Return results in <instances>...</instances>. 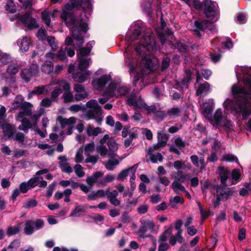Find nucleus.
Instances as JSON below:
<instances>
[{
	"label": "nucleus",
	"instance_id": "nucleus-11",
	"mask_svg": "<svg viewBox=\"0 0 251 251\" xmlns=\"http://www.w3.org/2000/svg\"><path fill=\"white\" fill-rule=\"evenodd\" d=\"M60 87L62 88L64 90V93L62 95L64 102L65 103L73 102L75 101V97H74L72 92L70 91V86L68 82L64 80H61L58 82Z\"/></svg>",
	"mask_w": 251,
	"mask_h": 251
},
{
	"label": "nucleus",
	"instance_id": "nucleus-16",
	"mask_svg": "<svg viewBox=\"0 0 251 251\" xmlns=\"http://www.w3.org/2000/svg\"><path fill=\"white\" fill-rule=\"evenodd\" d=\"M58 159L59 160V167L63 172L70 174L73 172V168L68 162V159L66 155H60Z\"/></svg>",
	"mask_w": 251,
	"mask_h": 251
},
{
	"label": "nucleus",
	"instance_id": "nucleus-12",
	"mask_svg": "<svg viewBox=\"0 0 251 251\" xmlns=\"http://www.w3.org/2000/svg\"><path fill=\"white\" fill-rule=\"evenodd\" d=\"M40 179V177L38 176H34L33 177L31 178L27 182H22L19 186V188L21 193H25L29 189L38 185Z\"/></svg>",
	"mask_w": 251,
	"mask_h": 251
},
{
	"label": "nucleus",
	"instance_id": "nucleus-25",
	"mask_svg": "<svg viewBox=\"0 0 251 251\" xmlns=\"http://www.w3.org/2000/svg\"><path fill=\"white\" fill-rule=\"evenodd\" d=\"M103 173L101 172H96L90 176L87 177L86 181L88 186L93 187L95 183H98L99 178L102 176Z\"/></svg>",
	"mask_w": 251,
	"mask_h": 251
},
{
	"label": "nucleus",
	"instance_id": "nucleus-33",
	"mask_svg": "<svg viewBox=\"0 0 251 251\" xmlns=\"http://www.w3.org/2000/svg\"><path fill=\"white\" fill-rule=\"evenodd\" d=\"M106 195V191L100 189L97 191H93L87 195V199L89 201H94L98 198L104 197Z\"/></svg>",
	"mask_w": 251,
	"mask_h": 251
},
{
	"label": "nucleus",
	"instance_id": "nucleus-34",
	"mask_svg": "<svg viewBox=\"0 0 251 251\" xmlns=\"http://www.w3.org/2000/svg\"><path fill=\"white\" fill-rule=\"evenodd\" d=\"M89 74L88 73H82L80 71L76 73H74L72 75V77L75 81L82 83L85 81L88 77Z\"/></svg>",
	"mask_w": 251,
	"mask_h": 251
},
{
	"label": "nucleus",
	"instance_id": "nucleus-50",
	"mask_svg": "<svg viewBox=\"0 0 251 251\" xmlns=\"http://www.w3.org/2000/svg\"><path fill=\"white\" fill-rule=\"evenodd\" d=\"M168 139V136L163 133H158V144H160L161 146H165Z\"/></svg>",
	"mask_w": 251,
	"mask_h": 251
},
{
	"label": "nucleus",
	"instance_id": "nucleus-63",
	"mask_svg": "<svg viewBox=\"0 0 251 251\" xmlns=\"http://www.w3.org/2000/svg\"><path fill=\"white\" fill-rule=\"evenodd\" d=\"M37 202L33 199H29L24 203L23 207L25 208L30 209L35 207L37 205Z\"/></svg>",
	"mask_w": 251,
	"mask_h": 251
},
{
	"label": "nucleus",
	"instance_id": "nucleus-19",
	"mask_svg": "<svg viewBox=\"0 0 251 251\" xmlns=\"http://www.w3.org/2000/svg\"><path fill=\"white\" fill-rule=\"evenodd\" d=\"M190 159L193 164L201 172L205 170L206 163L204 157H199L197 155H193L190 156Z\"/></svg>",
	"mask_w": 251,
	"mask_h": 251
},
{
	"label": "nucleus",
	"instance_id": "nucleus-29",
	"mask_svg": "<svg viewBox=\"0 0 251 251\" xmlns=\"http://www.w3.org/2000/svg\"><path fill=\"white\" fill-rule=\"evenodd\" d=\"M85 131L88 136H97L103 132L101 128L100 127H95L91 124L87 126Z\"/></svg>",
	"mask_w": 251,
	"mask_h": 251
},
{
	"label": "nucleus",
	"instance_id": "nucleus-20",
	"mask_svg": "<svg viewBox=\"0 0 251 251\" xmlns=\"http://www.w3.org/2000/svg\"><path fill=\"white\" fill-rule=\"evenodd\" d=\"M226 117V116L223 114L220 109H217L211 119L210 122L213 126H219Z\"/></svg>",
	"mask_w": 251,
	"mask_h": 251
},
{
	"label": "nucleus",
	"instance_id": "nucleus-35",
	"mask_svg": "<svg viewBox=\"0 0 251 251\" xmlns=\"http://www.w3.org/2000/svg\"><path fill=\"white\" fill-rule=\"evenodd\" d=\"M129 51V49L126 48L125 51V57H126L125 63H126V65L129 67V72L130 73L131 75H132V74H133L134 71H136V72L137 71V70H138V68H135L134 67V63H133L131 62V61H130L129 60V59L127 58Z\"/></svg>",
	"mask_w": 251,
	"mask_h": 251
},
{
	"label": "nucleus",
	"instance_id": "nucleus-21",
	"mask_svg": "<svg viewBox=\"0 0 251 251\" xmlns=\"http://www.w3.org/2000/svg\"><path fill=\"white\" fill-rule=\"evenodd\" d=\"M21 125L18 126V129L20 130H23L25 133H27L28 132V130L29 129H34V128L36 127V123L33 124L31 121L26 118H23L21 120Z\"/></svg>",
	"mask_w": 251,
	"mask_h": 251
},
{
	"label": "nucleus",
	"instance_id": "nucleus-64",
	"mask_svg": "<svg viewBox=\"0 0 251 251\" xmlns=\"http://www.w3.org/2000/svg\"><path fill=\"white\" fill-rule=\"evenodd\" d=\"M0 61L4 64H7L11 61V58L10 55L6 53L0 54Z\"/></svg>",
	"mask_w": 251,
	"mask_h": 251
},
{
	"label": "nucleus",
	"instance_id": "nucleus-27",
	"mask_svg": "<svg viewBox=\"0 0 251 251\" xmlns=\"http://www.w3.org/2000/svg\"><path fill=\"white\" fill-rule=\"evenodd\" d=\"M210 92V84L207 82L200 84L196 90L197 96L207 95Z\"/></svg>",
	"mask_w": 251,
	"mask_h": 251
},
{
	"label": "nucleus",
	"instance_id": "nucleus-40",
	"mask_svg": "<svg viewBox=\"0 0 251 251\" xmlns=\"http://www.w3.org/2000/svg\"><path fill=\"white\" fill-rule=\"evenodd\" d=\"M219 175L221 178V184H225L227 179L230 176L229 172L224 168L219 169Z\"/></svg>",
	"mask_w": 251,
	"mask_h": 251
},
{
	"label": "nucleus",
	"instance_id": "nucleus-60",
	"mask_svg": "<svg viewBox=\"0 0 251 251\" xmlns=\"http://www.w3.org/2000/svg\"><path fill=\"white\" fill-rule=\"evenodd\" d=\"M220 126H223L226 132L229 131L232 126L231 121L227 120V117L223 121Z\"/></svg>",
	"mask_w": 251,
	"mask_h": 251
},
{
	"label": "nucleus",
	"instance_id": "nucleus-49",
	"mask_svg": "<svg viewBox=\"0 0 251 251\" xmlns=\"http://www.w3.org/2000/svg\"><path fill=\"white\" fill-rule=\"evenodd\" d=\"M95 145L94 142L92 141L85 145L83 150L84 151L85 155L90 154L94 151Z\"/></svg>",
	"mask_w": 251,
	"mask_h": 251
},
{
	"label": "nucleus",
	"instance_id": "nucleus-14",
	"mask_svg": "<svg viewBox=\"0 0 251 251\" xmlns=\"http://www.w3.org/2000/svg\"><path fill=\"white\" fill-rule=\"evenodd\" d=\"M38 72V68L36 65H33L29 68L23 69L21 73V78L26 82H28L31 78L36 75Z\"/></svg>",
	"mask_w": 251,
	"mask_h": 251
},
{
	"label": "nucleus",
	"instance_id": "nucleus-46",
	"mask_svg": "<svg viewBox=\"0 0 251 251\" xmlns=\"http://www.w3.org/2000/svg\"><path fill=\"white\" fill-rule=\"evenodd\" d=\"M19 70V67L15 63L9 64L7 68L6 72L10 75H16Z\"/></svg>",
	"mask_w": 251,
	"mask_h": 251
},
{
	"label": "nucleus",
	"instance_id": "nucleus-18",
	"mask_svg": "<svg viewBox=\"0 0 251 251\" xmlns=\"http://www.w3.org/2000/svg\"><path fill=\"white\" fill-rule=\"evenodd\" d=\"M107 200L109 202L115 206H119L121 204V201L117 198L118 192L117 190H113L110 192L109 188L106 190V195Z\"/></svg>",
	"mask_w": 251,
	"mask_h": 251
},
{
	"label": "nucleus",
	"instance_id": "nucleus-56",
	"mask_svg": "<svg viewBox=\"0 0 251 251\" xmlns=\"http://www.w3.org/2000/svg\"><path fill=\"white\" fill-rule=\"evenodd\" d=\"M47 41L51 47L52 50H55L58 48L57 42L55 41V38L53 36H48Z\"/></svg>",
	"mask_w": 251,
	"mask_h": 251
},
{
	"label": "nucleus",
	"instance_id": "nucleus-47",
	"mask_svg": "<svg viewBox=\"0 0 251 251\" xmlns=\"http://www.w3.org/2000/svg\"><path fill=\"white\" fill-rule=\"evenodd\" d=\"M115 178V176L113 175H107L102 179L100 180V182H99V185L100 186H105L107 183L113 181Z\"/></svg>",
	"mask_w": 251,
	"mask_h": 251
},
{
	"label": "nucleus",
	"instance_id": "nucleus-4",
	"mask_svg": "<svg viewBox=\"0 0 251 251\" xmlns=\"http://www.w3.org/2000/svg\"><path fill=\"white\" fill-rule=\"evenodd\" d=\"M128 88L120 83L111 82L105 89V95L109 97L124 96L128 93Z\"/></svg>",
	"mask_w": 251,
	"mask_h": 251
},
{
	"label": "nucleus",
	"instance_id": "nucleus-37",
	"mask_svg": "<svg viewBox=\"0 0 251 251\" xmlns=\"http://www.w3.org/2000/svg\"><path fill=\"white\" fill-rule=\"evenodd\" d=\"M91 59L85 58V57H80L78 63V69L81 71H85L88 68L90 63Z\"/></svg>",
	"mask_w": 251,
	"mask_h": 251
},
{
	"label": "nucleus",
	"instance_id": "nucleus-55",
	"mask_svg": "<svg viewBox=\"0 0 251 251\" xmlns=\"http://www.w3.org/2000/svg\"><path fill=\"white\" fill-rule=\"evenodd\" d=\"M5 10L10 13H14L16 11V6L12 0H9L5 7Z\"/></svg>",
	"mask_w": 251,
	"mask_h": 251
},
{
	"label": "nucleus",
	"instance_id": "nucleus-6",
	"mask_svg": "<svg viewBox=\"0 0 251 251\" xmlns=\"http://www.w3.org/2000/svg\"><path fill=\"white\" fill-rule=\"evenodd\" d=\"M155 46L154 39L152 36L149 35L145 37L142 43L136 48V51L140 55L143 56L147 51H150L153 50Z\"/></svg>",
	"mask_w": 251,
	"mask_h": 251
},
{
	"label": "nucleus",
	"instance_id": "nucleus-30",
	"mask_svg": "<svg viewBox=\"0 0 251 251\" xmlns=\"http://www.w3.org/2000/svg\"><path fill=\"white\" fill-rule=\"evenodd\" d=\"M137 168V164H135L130 168L123 170L119 174L117 179L119 181H124V179L128 175L130 172L132 174L133 173L135 174Z\"/></svg>",
	"mask_w": 251,
	"mask_h": 251
},
{
	"label": "nucleus",
	"instance_id": "nucleus-53",
	"mask_svg": "<svg viewBox=\"0 0 251 251\" xmlns=\"http://www.w3.org/2000/svg\"><path fill=\"white\" fill-rule=\"evenodd\" d=\"M83 147L80 148L76 152L75 156V161L77 163H79L82 162L84 157L83 155Z\"/></svg>",
	"mask_w": 251,
	"mask_h": 251
},
{
	"label": "nucleus",
	"instance_id": "nucleus-41",
	"mask_svg": "<svg viewBox=\"0 0 251 251\" xmlns=\"http://www.w3.org/2000/svg\"><path fill=\"white\" fill-rule=\"evenodd\" d=\"M94 41H90L87 43L86 47L80 49V54L81 55V57H85V56L89 54L91 50L92 46L94 45Z\"/></svg>",
	"mask_w": 251,
	"mask_h": 251
},
{
	"label": "nucleus",
	"instance_id": "nucleus-39",
	"mask_svg": "<svg viewBox=\"0 0 251 251\" xmlns=\"http://www.w3.org/2000/svg\"><path fill=\"white\" fill-rule=\"evenodd\" d=\"M171 187L174 192L177 194H179L180 192H185L186 189L184 186L182 185V183L177 182V181H173Z\"/></svg>",
	"mask_w": 251,
	"mask_h": 251
},
{
	"label": "nucleus",
	"instance_id": "nucleus-42",
	"mask_svg": "<svg viewBox=\"0 0 251 251\" xmlns=\"http://www.w3.org/2000/svg\"><path fill=\"white\" fill-rule=\"evenodd\" d=\"M25 102L24 101V98L22 96L19 95L17 96L14 100L12 103L11 107L13 109H17L18 108H22L24 106Z\"/></svg>",
	"mask_w": 251,
	"mask_h": 251
},
{
	"label": "nucleus",
	"instance_id": "nucleus-23",
	"mask_svg": "<svg viewBox=\"0 0 251 251\" xmlns=\"http://www.w3.org/2000/svg\"><path fill=\"white\" fill-rule=\"evenodd\" d=\"M107 145L109 148V153L108 156L112 158H115L118 156L115 152L118 150L119 146L118 144L113 139H110L108 141Z\"/></svg>",
	"mask_w": 251,
	"mask_h": 251
},
{
	"label": "nucleus",
	"instance_id": "nucleus-43",
	"mask_svg": "<svg viewBox=\"0 0 251 251\" xmlns=\"http://www.w3.org/2000/svg\"><path fill=\"white\" fill-rule=\"evenodd\" d=\"M41 71L49 74L53 71V63L51 61H46L42 65Z\"/></svg>",
	"mask_w": 251,
	"mask_h": 251
},
{
	"label": "nucleus",
	"instance_id": "nucleus-31",
	"mask_svg": "<svg viewBox=\"0 0 251 251\" xmlns=\"http://www.w3.org/2000/svg\"><path fill=\"white\" fill-rule=\"evenodd\" d=\"M18 44L21 51H26L28 50L30 44V39L27 36L23 37L22 39L18 40Z\"/></svg>",
	"mask_w": 251,
	"mask_h": 251
},
{
	"label": "nucleus",
	"instance_id": "nucleus-8",
	"mask_svg": "<svg viewBox=\"0 0 251 251\" xmlns=\"http://www.w3.org/2000/svg\"><path fill=\"white\" fill-rule=\"evenodd\" d=\"M216 190V196L223 201L227 200L234 193L233 188H229L226 184H221L214 186Z\"/></svg>",
	"mask_w": 251,
	"mask_h": 251
},
{
	"label": "nucleus",
	"instance_id": "nucleus-45",
	"mask_svg": "<svg viewBox=\"0 0 251 251\" xmlns=\"http://www.w3.org/2000/svg\"><path fill=\"white\" fill-rule=\"evenodd\" d=\"M184 201V199L179 196H176L174 198L171 197L169 199L170 204L173 208L175 207L177 203L183 204Z\"/></svg>",
	"mask_w": 251,
	"mask_h": 251
},
{
	"label": "nucleus",
	"instance_id": "nucleus-32",
	"mask_svg": "<svg viewBox=\"0 0 251 251\" xmlns=\"http://www.w3.org/2000/svg\"><path fill=\"white\" fill-rule=\"evenodd\" d=\"M49 88V85L35 87L33 91L28 94V98H31L33 95H40L44 94L45 92L48 93L49 90H48V89Z\"/></svg>",
	"mask_w": 251,
	"mask_h": 251
},
{
	"label": "nucleus",
	"instance_id": "nucleus-5",
	"mask_svg": "<svg viewBox=\"0 0 251 251\" xmlns=\"http://www.w3.org/2000/svg\"><path fill=\"white\" fill-rule=\"evenodd\" d=\"M157 59L151 55L145 56L140 62L139 70L142 74H148L156 68Z\"/></svg>",
	"mask_w": 251,
	"mask_h": 251
},
{
	"label": "nucleus",
	"instance_id": "nucleus-1",
	"mask_svg": "<svg viewBox=\"0 0 251 251\" xmlns=\"http://www.w3.org/2000/svg\"><path fill=\"white\" fill-rule=\"evenodd\" d=\"M244 83L249 88L247 91L244 87L234 84L232 87V92L237 97L235 102L232 104L233 110L242 114L245 119L251 114V75H244Z\"/></svg>",
	"mask_w": 251,
	"mask_h": 251
},
{
	"label": "nucleus",
	"instance_id": "nucleus-13",
	"mask_svg": "<svg viewBox=\"0 0 251 251\" xmlns=\"http://www.w3.org/2000/svg\"><path fill=\"white\" fill-rule=\"evenodd\" d=\"M127 103L130 106H133L136 109H142L146 107V103L141 98L140 96L135 94L131 95L128 98Z\"/></svg>",
	"mask_w": 251,
	"mask_h": 251
},
{
	"label": "nucleus",
	"instance_id": "nucleus-2",
	"mask_svg": "<svg viewBox=\"0 0 251 251\" xmlns=\"http://www.w3.org/2000/svg\"><path fill=\"white\" fill-rule=\"evenodd\" d=\"M74 7L71 1V3H68L65 5V10L61 13L60 17L62 19L67 26H73L72 29V36L74 40L77 43L75 45L73 44L75 48L79 47L83 43V39L81 36L80 30L86 32L88 30L87 24L82 18H75L72 14L67 11L72 10Z\"/></svg>",
	"mask_w": 251,
	"mask_h": 251
},
{
	"label": "nucleus",
	"instance_id": "nucleus-26",
	"mask_svg": "<svg viewBox=\"0 0 251 251\" xmlns=\"http://www.w3.org/2000/svg\"><path fill=\"white\" fill-rule=\"evenodd\" d=\"M32 105L28 102L25 101L24 106L21 108V110L18 114V118H23L25 116H30L32 114L31 110Z\"/></svg>",
	"mask_w": 251,
	"mask_h": 251
},
{
	"label": "nucleus",
	"instance_id": "nucleus-7",
	"mask_svg": "<svg viewBox=\"0 0 251 251\" xmlns=\"http://www.w3.org/2000/svg\"><path fill=\"white\" fill-rule=\"evenodd\" d=\"M44 225V221L41 219L27 220L25 224L24 233L27 235H31L34 231L42 228Z\"/></svg>",
	"mask_w": 251,
	"mask_h": 251
},
{
	"label": "nucleus",
	"instance_id": "nucleus-61",
	"mask_svg": "<svg viewBox=\"0 0 251 251\" xmlns=\"http://www.w3.org/2000/svg\"><path fill=\"white\" fill-rule=\"evenodd\" d=\"M19 1L22 3V5L21 6V8L25 10L30 9L33 5L32 0H26L24 1L19 0Z\"/></svg>",
	"mask_w": 251,
	"mask_h": 251
},
{
	"label": "nucleus",
	"instance_id": "nucleus-62",
	"mask_svg": "<svg viewBox=\"0 0 251 251\" xmlns=\"http://www.w3.org/2000/svg\"><path fill=\"white\" fill-rule=\"evenodd\" d=\"M186 179L185 175L182 171L178 172V173L175 176V180L174 181H177V182L183 183Z\"/></svg>",
	"mask_w": 251,
	"mask_h": 251
},
{
	"label": "nucleus",
	"instance_id": "nucleus-58",
	"mask_svg": "<svg viewBox=\"0 0 251 251\" xmlns=\"http://www.w3.org/2000/svg\"><path fill=\"white\" fill-rule=\"evenodd\" d=\"M119 164V161L118 160H109L105 165V168L108 170H113L115 167Z\"/></svg>",
	"mask_w": 251,
	"mask_h": 251
},
{
	"label": "nucleus",
	"instance_id": "nucleus-57",
	"mask_svg": "<svg viewBox=\"0 0 251 251\" xmlns=\"http://www.w3.org/2000/svg\"><path fill=\"white\" fill-rule=\"evenodd\" d=\"M75 174L79 177H82L84 176L85 172L83 170V168L80 164H76L74 167Z\"/></svg>",
	"mask_w": 251,
	"mask_h": 251
},
{
	"label": "nucleus",
	"instance_id": "nucleus-10",
	"mask_svg": "<svg viewBox=\"0 0 251 251\" xmlns=\"http://www.w3.org/2000/svg\"><path fill=\"white\" fill-rule=\"evenodd\" d=\"M19 21L28 29L37 28L38 25L36 20L32 18L29 13H26L19 17Z\"/></svg>",
	"mask_w": 251,
	"mask_h": 251
},
{
	"label": "nucleus",
	"instance_id": "nucleus-28",
	"mask_svg": "<svg viewBox=\"0 0 251 251\" xmlns=\"http://www.w3.org/2000/svg\"><path fill=\"white\" fill-rule=\"evenodd\" d=\"M186 76L181 81L176 83V88L177 89H182L188 88V83L191 80V73L189 70H186Z\"/></svg>",
	"mask_w": 251,
	"mask_h": 251
},
{
	"label": "nucleus",
	"instance_id": "nucleus-59",
	"mask_svg": "<svg viewBox=\"0 0 251 251\" xmlns=\"http://www.w3.org/2000/svg\"><path fill=\"white\" fill-rule=\"evenodd\" d=\"M142 28L139 26H136L133 30V33L130 37L131 40H134L138 38L142 34Z\"/></svg>",
	"mask_w": 251,
	"mask_h": 251
},
{
	"label": "nucleus",
	"instance_id": "nucleus-3",
	"mask_svg": "<svg viewBox=\"0 0 251 251\" xmlns=\"http://www.w3.org/2000/svg\"><path fill=\"white\" fill-rule=\"evenodd\" d=\"M85 119L88 121L95 120L98 124H101L103 119V110L96 100H90L85 104Z\"/></svg>",
	"mask_w": 251,
	"mask_h": 251
},
{
	"label": "nucleus",
	"instance_id": "nucleus-9",
	"mask_svg": "<svg viewBox=\"0 0 251 251\" xmlns=\"http://www.w3.org/2000/svg\"><path fill=\"white\" fill-rule=\"evenodd\" d=\"M204 13L207 18H213L217 16L218 11L216 3L210 0H204Z\"/></svg>",
	"mask_w": 251,
	"mask_h": 251
},
{
	"label": "nucleus",
	"instance_id": "nucleus-44",
	"mask_svg": "<svg viewBox=\"0 0 251 251\" xmlns=\"http://www.w3.org/2000/svg\"><path fill=\"white\" fill-rule=\"evenodd\" d=\"M167 112L168 116H169L170 119H172L179 116L181 110L178 107H174L169 109Z\"/></svg>",
	"mask_w": 251,
	"mask_h": 251
},
{
	"label": "nucleus",
	"instance_id": "nucleus-36",
	"mask_svg": "<svg viewBox=\"0 0 251 251\" xmlns=\"http://www.w3.org/2000/svg\"><path fill=\"white\" fill-rule=\"evenodd\" d=\"M87 206L83 205H77L75 208L72 211L70 216L71 217H79L80 213H85L86 211Z\"/></svg>",
	"mask_w": 251,
	"mask_h": 251
},
{
	"label": "nucleus",
	"instance_id": "nucleus-15",
	"mask_svg": "<svg viewBox=\"0 0 251 251\" xmlns=\"http://www.w3.org/2000/svg\"><path fill=\"white\" fill-rule=\"evenodd\" d=\"M0 127L2 129L4 136L8 138L12 137L15 131V126L6 121L0 122Z\"/></svg>",
	"mask_w": 251,
	"mask_h": 251
},
{
	"label": "nucleus",
	"instance_id": "nucleus-54",
	"mask_svg": "<svg viewBox=\"0 0 251 251\" xmlns=\"http://www.w3.org/2000/svg\"><path fill=\"white\" fill-rule=\"evenodd\" d=\"M148 154L150 156V159L152 163H156L157 161L162 162L163 160V156L160 153H157V154H153L152 152L150 153V152H148Z\"/></svg>",
	"mask_w": 251,
	"mask_h": 251
},
{
	"label": "nucleus",
	"instance_id": "nucleus-48",
	"mask_svg": "<svg viewBox=\"0 0 251 251\" xmlns=\"http://www.w3.org/2000/svg\"><path fill=\"white\" fill-rule=\"evenodd\" d=\"M208 24V20L196 21L195 25L196 26L195 30L197 31H202L206 29V25Z\"/></svg>",
	"mask_w": 251,
	"mask_h": 251
},
{
	"label": "nucleus",
	"instance_id": "nucleus-22",
	"mask_svg": "<svg viewBox=\"0 0 251 251\" xmlns=\"http://www.w3.org/2000/svg\"><path fill=\"white\" fill-rule=\"evenodd\" d=\"M111 80V78L109 75H103L99 79L93 81L92 84L94 87L98 90L101 89L103 86Z\"/></svg>",
	"mask_w": 251,
	"mask_h": 251
},
{
	"label": "nucleus",
	"instance_id": "nucleus-51",
	"mask_svg": "<svg viewBox=\"0 0 251 251\" xmlns=\"http://www.w3.org/2000/svg\"><path fill=\"white\" fill-rule=\"evenodd\" d=\"M20 229L19 226H10L7 229L6 234L8 236L15 235L19 232Z\"/></svg>",
	"mask_w": 251,
	"mask_h": 251
},
{
	"label": "nucleus",
	"instance_id": "nucleus-17",
	"mask_svg": "<svg viewBox=\"0 0 251 251\" xmlns=\"http://www.w3.org/2000/svg\"><path fill=\"white\" fill-rule=\"evenodd\" d=\"M74 89L76 93L75 96V100L80 101L87 97V94L82 85L76 84L74 85Z\"/></svg>",
	"mask_w": 251,
	"mask_h": 251
},
{
	"label": "nucleus",
	"instance_id": "nucleus-24",
	"mask_svg": "<svg viewBox=\"0 0 251 251\" xmlns=\"http://www.w3.org/2000/svg\"><path fill=\"white\" fill-rule=\"evenodd\" d=\"M57 121L59 123L61 127L64 128L66 126L68 127L73 126L76 123V119L74 117L67 119L62 116H59L57 119Z\"/></svg>",
	"mask_w": 251,
	"mask_h": 251
},
{
	"label": "nucleus",
	"instance_id": "nucleus-38",
	"mask_svg": "<svg viewBox=\"0 0 251 251\" xmlns=\"http://www.w3.org/2000/svg\"><path fill=\"white\" fill-rule=\"evenodd\" d=\"M213 103V100L210 99L208 101L203 104V114L205 117L208 116L212 111V107Z\"/></svg>",
	"mask_w": 251,
	"mask_h": 251
},
{
	"label": "nucleus",
	"instance_id": "nucleus-52",
	"mask_svg": "<svg viewBox=\"0 0 251 251\" xmlns=\"http://www.w3.org/2000/svg\"><path fill=\"white\" fill-rule=\"evenodd\" d=\"M41 17L44 23L48 26H49L50 24V14L48 10H45L41 12Z\"/></svg>",
	"mask_w": 251,
	"mask_h": 251
}]
</instances>
